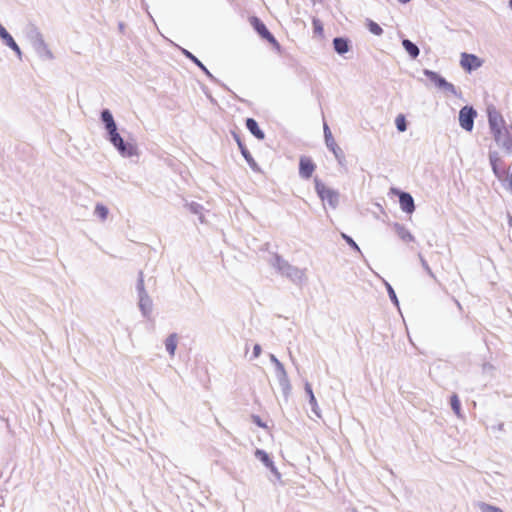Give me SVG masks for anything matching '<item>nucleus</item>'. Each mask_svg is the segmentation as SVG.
<instances>
[{
	"mask_svg": "<svg viewBox=\"0 0 512 512\" xmlns=\"http://www.w3.org/2000/svg\"><path fill=\"white\" fill-rule=\"evenodd\" d=\"M384 282V285L387 289V292L389 294V297L391 299V301L395 304V306L399 307V301H398V298L396 296V293L394 291V289L392 288V286L386 281V280H383Z\"/></svg>",
	"mask_w": 512,
	"mask_h": 512,
	"instance_id": "obj_30",
	"label": "nucleus"
},
{
	"mask_svg": "<svg viewBox=\"0 0 512 512\" xmlns=\"http://www.w3.org/2000/svg\"><path fill=\"white\" fill-rule=\"evenodd\" d=\"M479 507V510L481 512H504L501 508L497 507V506H494V505H491V504H488V503H480L478 505Z\"/></svg>",
	"mask_w": 512,
	"mask_h": 512,
	"instance_id": "obj_28",
	"label": "nucleus"
},
{
	"mask_svg": "<svg viewBox=\"0 0 512 512\" xmlns=\"http://www.w3.org/2000/svg\"><path fill=\"white\" fill-rule=\"evenodd\" d=\"M489 161H490V165H491L494 175L498 178L499 181H504V175H505L506 171L500 169V167H499L500 157H499L498 153L490 152L489 153Z\"/></svg>",
	"mask_w": 512,
	"mask_h": 512,
	"instance_id": "obj_14",
	"label": "nucleus"
},
{
	"mask_svg": "<svg viewBox=\"0 0 512 512\" xmlns=\"http://www.w3.org/2000/svg\"><path fill=\"white\" fill-rule=\"evenodd\" d=\"M311 405V409H312V412L318 417L320 418L321 417V411H320V408L318 406V403H317V400L314 402V403H310Z\"/></svg>",
	"mask_w": 512,
	"mask_h": 512,
	"instance_id": "obj_36",
	"label": "nucleus"
},
{
	"mask_svg": "<svg viewBox=\"0 0 512 512\" xmlns=\"http://www.w3.org/2000/svg\"><path fill=\"white\" fill-rule=\"evenodd\" d=\"M100 118L106 131V138L115 148L118 154L123 158L138 157L139 150L137 145L132 142L124 141L123 137L118 131L117 124L111 111L104 109L101 112Z\"/></svg>",
	"mask_w": 512,
	"mask_h": 512,
	"instance_id": "obj_1",
	"label": "nucleus"
},
{
	"mask_svg": "<svg viewBox=\"0 0 512 512\" xmlns=\"http://www.w3.org/2000/svg\"><path fill=\"white\" fill-rule=\"evenodd\" d=\"M369 30L371 33H373L375 35H381L383 32L382 28L375 22L370 23Z\"/></svg>",
	"mask_w": 512,
	"mask_h": 512,
	"instance_id": "obj_33",
	"label": "nucleus"
},
{
	"mask_svg": "<svg viewBox=\"0 0 512 512\" xmlns=\"http://www.w3.org/2000/svg\"><path fill=\"white\" fill-rule=\"evenodd\" d=\"M28 39L32 48L41 60L49 61L54 58V55L45 42L43 35L37 28H33L28 33Z\"/></svg>",
	"mask_w": 512,
	"mask_h": 512,
	"instance_id": "obj_4",
	"label": "nucleus"
},
{
	"mask_svg": "<svg viewBox=\"0 0 512 512\" xmlns=\"http://www.w3.org/2000/svg\"><path fill=\"white\" fill-rule=\"evenodd\" d=\"M423 74L440 90L447 94H451L454 96H458V91L456 87L448 82L445 78L439 75L437 72L425 69Z\"/></svg>",
	"mask_w": 512,
	"mask_h": 512,
	"instance_id": "obj_6",
	"label": "nucleus"
},
{
	"mask_svg": "<svg viewBox=\"0 0 512 512\" xmlns=\"http://www.w3.org/2000/svg\"><path fill=\"white\" fill-rule=\"evenodd\" d=\"M255 457L259 459L267 468L270 469V471L279 479L281 477L280 472L275 467L273 461L269 457V455L261 449H257L255 451Z\"/></svg>",
	"mask_w": 512,
	"mask_h": 512,
	"instance_id": "obj_13",
	"label": "nucleus"
},
{
	"mask_svg": "<svg viewBox=\"0 0 512 512\" xmlns=\"http://www.w3.org/2000/svg\"><path fill=\"white\" fill-rule=\"evenodd\" d=\"M312 24L314 33L320 37H323L324 29L322 22L319 19L314 18Z\"/></svg>",
	"mask_w": 512,
	"mask_h": 512,
	"instance_id": "obj_31",
	"label": "nucleus"
},
{
	"mask_svg": "<svg viewBox=\"0 0 512 512\" xmlns=\"http://www.w3.org/2000/svg\"><path fill=\"white\" fill-rule=\"evenodd\" d=\"M510 226H512V219H510Z\"/></svg>",
	"mask_w": 512,
	"mask_h": 512,
	"instance_id": "obj_44",
	"label": "nucleus"
},
{
	"mask_svg": "<svg viewBox=\"0 0 512 512\" xmlns=\"http://www.w3.org/2000/svg\"><path fill=\"white\" fill-rule=\"evenodd\" d=\"M333 46L335 51L342 55L349 51L348 40L345 38L337 37L333 40Z\"/></svg>",
	"mask_w": 512,
	"mask_h": 512,
	"instance_id": "obj_19",
	"label": "nucleus"
},
{
	"mask_svg": "<svg viewBox=\"0 0 512 512\" xmlns=\"http://www.w3.org/2000/svg\"><path fill=\"white\" fill-rule=\"evenodd\" d=\"M250 23L262 38L270 42L277 50L280 49L279 43L277 42L275 37L268 31V29L266 28L265 24L262 21H260L257 17H252L250 19Z\"/></svg>",
	"mask_w": 512,
	"mask_h": 512,
	"instance_id": "obj_10",
	"label": "nucleus"
},
{
	"mask_svg": "<svg viewBox=\"0 0 512 512\" xmlns=\"http://www.w3.org/2000/svg\"><path fill=\"white\" fill-rule=\"evenodd\" d=\"M315 190L322 202L327 203L332 209L337 208L339 204L338 191L327 187L319 179H315Z\"/></svg>",
	"mask_w": 512,
	"mask_h": 512,
	"instance_id": "obj_5",
	"label": "nucleus"
},
{
	"mask_svg": "<svg viewBox=\"0 0 512 512\" xmlns=\"http://www.w3.org/2000/svg\"><path fill=\"white\" fill-rule=\"evenodd\" d=\"M240 148H241V153H242L243 157L245 158V160L247 161L248 165L253 170L258 171V165L255 162V160L253 159V157L251 156V154L247 151V149H245L241 145H240Z\"/></svg>",
	"mask_w": 512,
	"mask_h": 512,
	"instance_id": "obj_27",
	"label": "nucleus"
},
{
	"mask_svg": "<svg viewBox=\"0 0 512 512\" xmlns=\"http://www.w3.org/2000/svg\"><path fill=\"white\" fill-rule=\"evenodd\" d=\"M399 3L406 4L410 2L411 0H397Z\"/></svg>",
	"mask_w": 512,
	"mask_h": 512,
	"instance_id": "obj_42",
	"label": "nucleus"
},
{
	"mask_svg": "<svg viewBox=\"0 0 512 512\" xmlns=\"http://www.w3.org/2000/svg\"><path fill=\"white\" fill-rule=\"evenodd\" d=\"M2 42L16 54V56L19 60L22 59V51H21L19 45L16 43V41L10 34L8 36H6L5 38H3Z\"/></svg>",
	"mask_w": 512,
	"mask_h": 512,
	"instance_id": "obj_18",
	"label": "nucleus"
},
{
	"mask_svg": "<svg viewBox=\"0 0 512 512\" xmlns=\"http://www.w3.org/2000/svg\"><path fill=\"white\" fill-rule=\"evenodd\" d=\"M165 349L168 354L173 357L175 355L177 345H178V335L176 333L170 334L164 342Z\"/></svg>",
	"mask_w": 512,
	"mask_h": 512,
	"instance_id": "obj_17",
	"label": "nucleus"
},
{
	"mask_svg": "<svg viewBox=\"0 0 512 512\" xmlns=\"http://www.w3.org/2000/svg\"><path fill=\"white\" fill-rule=\"evenodd\" d=\"M488 121L495 142L507 151H512L511 127H507L501 114L495 109L489 110Z\"/></svg>",
	"mask_w": 512,
	"mask_h": 512,
	"instance_id": "obj_2",
	"label": "nucleus"
},
{
	"mask_svg": "<svg viewBox=\"0 0 512 512\" xmlns=\"http://www.w3.org/2000/svg\"><path fill=\"white\" fill-rule=\"evenodd\" d=\"M450 403H451V408L454 411V413L456 414V416L458 418L462 419L463 415H462V412H461V404H460V401H459L458 396L456 394L451 396Z\"/></svg>",
	"mask_w": 512,
	"mask_h": 512,
	"instance_id": "obj_26",
	"label": "nucleus"
},
{
	"mask_svg": "<svg viewBox=\"0 0 512 512\" xmlns=\"http://www.w3.org/2000/svg\"><path fill=\"white\" fill-rule=\"evenodd\" d=\"M324 138H325V143H326L327 148L333 152V154L335 155L336 158H339L340 149L337 146V144L333 138V135H332L327 124H324Z\"/></svg>",
	"mask_w": 512,
	"mask_h": 512,
	"instance_id": "obj_16",
	"label": "nucleus"
},
{
	"mask_svg": "<svg viewBox=\"0 0 512 512\" xmlns=\"http://www.w3.org/2000/svg\"><path fill=\"white\" fill-rule=\"evenodd\" d=\"M511 130H512V126H511Z\"/></svg>",
	"mask_w": 512,
	"mask_h": 512,
	"instance_id": "obj_45",
	"label": "nucleus"
},
{
	"mask_svg": "<svg viewBox=\"0 0 512 512\" xmlns=\"http://www.w3.org/2000/svg\"><path fill=\"white\" fill-rule=\"evenodd\" d=\"M477 116L476 110L471 106H464L459 111V125L467 132H471L474 127V120Z\"/></svg>",
	"mask_w": 512,
	"mask_h": 512,
	"instance_id": "obj_8",
	"label": "nucleus"
},
{
	"mask_svg": "<svg viewBox=\"0 0 512 512\" xmlns=\"http://www.w3.org/2000/svg\"><path fill=\"white\" fill-rule=\"evenodd\" d=\"M305 391H306V393L308 395V398H309V404L310 403H314L316 401V398L314 396L312 387H311V385L309 383L305 384Z\"/></svg>",
	"mask_w": 512,
	"mask_h": 512,
	"instance_id": "obj_34",
	"label": "nucleus"
},
{
	"mask_svg": "<svg viewBox=\"0 0 512 512\" xmlns=\"http://www.w3.org/2000/svg\"><path fill=\"white\" fill-rule=\"evenodd\" d=\"M10 33L5 29V27L1 24L0 26V38L1 40L8 36Z\"/></svg>",
	"mask_w": 512,
	"mask_h": 512,
	"instance_id": "obj_39",
	"label": "nucleus"
},
{
	"mask_svg": "<svg viewBox=\"0 0 512 512\" xmlns=\"http://www.w3.org/2000/svg\"><path fill=\"white\" fill-rule=\"evenodd\" d=\"M137 291L139 295V309L144 317H149L152 313V300L144 289V281L142 278L138 281Z\"/></svg>",
	"mask_w": 512,
	"mask_h": 512,
	"instance_id": "obj_7",
	"label": "nucleus"
},
{
	"mask_svg": "<svg viewBox=\"0 0 512 512\" xmlns=\"http://www.w3.org/2000/svg\"><path fill=\"white\" fill-rule=\"evenodd\" d=\"M270 263L282 275L286 276L296 284L301 285L307 280L305 270L290 265L287 261L278 255H273L270 259Z\"/></svg>",
	"mask_w": 512,
	"mask_h": 512,
	"instance_id": "obj_3",
	"label": "nucleus"
},
{
	"mask_svg": "<svg viewBox=\"0 0 512 512\" xmlns=\"http://www.w3.org/2000/svg\"><path fill=\"white\" fill-rule=\"evenodd\" d=\"M509 6H510V8L512 9V0H510V2H509Z\"/></svg>",
	"mask_w": 512,
	"mask_h": 512,
	"instance_id": "obj_43",
	"label": "nucleus"
},
{
	"mask_svg": "<svg viewBox=\"0 0 512 512\" xmlns=\"http://www.w3.org/2000/svg\"><path fill=\"white\" fill-rule=\"evenodd\" d=\"M316 169L313 161L306 156L300 157L299 161V175L301 178L309 179Z\"/></svg>",
	"mask_w": 512,
	"mask_h": 512,
	"instance_id": "obj_12",
	"label": "nucleus"
},
{
	"mask_svg": "<svg viewBox=\"0 0 512 512\" xmlns=\"http://www.w3.org/2000/svg\"><path fill=\"white\" fill-rule=\"evenodd\" d=\"M402 46L412 59H416L419 56L420 50L412 41L404 39Z\"/></svg>",
	"mask_w": 512,
	"mask_h": 512,
	"instance_id": "obj_20",
	"label": "nucleus"
},
{
	"mask_svg": "<svg viewBox=\"0 0 512 512\" xmlns=\"http://www.w3.org/2000/svg\"><path fill=\"white\" fill-rule=\"evenodd\" d=\"M183 54L189 58L190 60H192L198 67H200L208 77L212 78V74L209 72V70L203 65V63L197 58L195 57L192 53H190L189 51L187 50H183Z\"/></svg>",
	"mask_w": 512,
	"mask_h": 512,
	"instance_id": "obj_25",
	"label": "nucleus"
},
{
	"mask_svg": "<svg viewBox=\"0 0 512 512\" xmlns=\"http://www.w3.org/2000/svg\"><path fill=\"white\" fill-rule=\"evenodd\" d=\"M262 349L259 344L254 345L253 348V357L258 358L261 355Z\"/></svg>",
	"mask_w": 512,
	"mask_h": 512,
	"instance_id": "obj_38",
	"label": "nucleus"
},
{
	"mask_svg": "<svg viewBox=\"0 0 512 512\" xmlns=\"http://www.w3.org/2000/svg\"><path fill=\"white\" fill-rule=\"evenodd\" d=\"M483 65V60L474 54L462 53L460 56V66L466 72L471 73Z\"/></svg>",
	"mask_w": 512,
	"mask_h": 512,
	"instance_id": "obj_9",
	"label": "nucleus"
},
{
	"mask_svg": "<svg viewBox=\"0 0 512 512\" xmlns=\"http://www.w3.org/2000/svg\"><path fill=\"white\" fill-rule=\"evenodd\" d=\"M94 216L97 217L101 222H104L107 220L108 218V215H109V209L101 204V203H97L95 205V208H94V212H93Z\"/></svg>",
	"mask_w": 512,
	"mask_h": 512,
	"instance_id": "obj_23",
	"label": "nucleus"
},
{
	"mask_svg": "<svg viewBox=\"0 0 512 512\" xmlns=\"http://www.w3.org/2000/svg\"><path fill=\"white\" fill-rule=\"evenodd\" d=\"M270 360H271V362H272L275 366H277V365H278V363H281V362L276 358V356H275V355H273V354H271V355H270Z\"/></svg>",
	"mask_w": 512,
	"mask_h": 512,
	"instance_id": "obj_40",
	"label": "nucleus"
},
{
	"mask_svg": "<svg viewBox=\"0 0 512 512\" xmlns=\"http://www.w3.org/2000/svg\"><path fill=\"white\" fill-rule=\"evenodd\" d=\"M505 189L509 190L512 193V172H505L504 181H501Z\"/></svg>",
	"mask_w": 512,
	"mask_h": 512,
	"instance_id": "obj_32",
	"label": "nucleus"
},
{
	"mask_svg": "<svg viewBox=\"0 0 512 512\" xmlns=\"http://www.w3.org/2000/svg\"><path fill=\"white\" fill-rule=\"evenodd\" d=\"M420 260H421V264L423 266V268L425 269V271L431 276V277H434V273L432 272L431 268L429 267L428 263L426 262V260L422 257H420Z\"/></svg>",
	"mask_w": 512,
	"mask_h": 512,
	"instance_id": "obj_37",
	"label": "nucleus"
},
{
	"mask_svg": "<svg viewBox=\"0 0 512 512\" xmlns=\"http://www.w3.org/2000/svg\"><path fill=\"white\" fill-rule=\"evenodd\" d=\"M392 192L399 196L401 210L407 214H412L415 210L413 197L407 192L398 191L396 189H392Z\"/></svg>",
	"mask_w": 512,
	"mask_h": 512,
	"instance_id": "obj_11",
	"label": "nucleus"
},
{
	"mask_svg": "<svg viewBox=\"0 0 512 512\" xmlns=\"http://www.w3.org/2000/svg\"><path fill=\"white\" fill-rule=\"evenodd\" d=\"M393 228L397 236L405 243H410L415 241V237L412 235V233L409 231L408 228H406L404 225L400 223H394Z\"/></svg>",
	"mask_w": 512,
	"mask_h": 512,
	"instance_id": "obj_15",
	"label": "nucleus"
},
{
	"mask_svg": "<svg viewBox=\"0 0 512 512\" xmlns=\"http://www.w3.org/2000/svg\"><path fill=\"white\" fill-rule=\"evenodd\" d=\"M254 421H255V423H256L258 426L263 427V428H264V427H266V425H265L264 423H262V421L260 420V418H259V417H255V418H254Z\"/></svg>",
	"mask_w": 512,
	"mask_h": 512,
	"instance_id": "obj_41",
	"label": "nucleus"
},
{
	"mask_svg": "<svg viewBox=\"0 0 512 512\" xmlns=\"http://www.w3.org/2000/svg\"><path fill=\"white\" fill-rule=\"evenodd\" d=\"M246 127L256 138L260 140L264 139V133L254 119L248 118L246 121Z\"/></svg>",
	"mask_w": 512,
	"mask_h": 512,
	"instance_id": "obj_21",
	"label": "nucleus"
},
{
	"mask_svg": "<svg viewBox=\"0 0 512 512\" xmlns=\"http://www.w3.org/2000/svg\"><path fill=\"white\" fill-rule=\"evenodd\" d=\"M395 124L398 131L405 132L407 130V123L404 115H398L395 119Z\"/></svg>",
	"mask_w": 512,
	"mask_h": 512,
	"instance_id": "obj_29",
	"label": "nucleus"
},
{
	"mask_svg": "<svg viewBox=\"0 0 512 512\" xmlns=\"http://www.w3.org/2000/svg\"><path fill=\"white\" fill-rule=\"evenodd\" d=\"M275 369H276V375H277L280 385L284 388H288L289 387L288 377H287V373L285 371L283 364L278 363V365L275 366Z\"/></svg>",
	"mask_w": 512,
	"mask_h": 512,
	"instance_id": "obj_22",
	"label": "nucleus"
},
{
	"mask_svg": "<svg viewBox=\"0 0 512 512\" xmlns=\"http://www.w3.org/2000/svg\"><path fill=\"white\" fill-rule=\"evenodd\" d=\"M342 237L345 239V241L353 248L355 249L356 251L360 252V248L359 246L357 245V243L351 238L349 237L348 235L346 234H342Z\"/></svg>",
	"mask_w": 512,
	"mask_h": 512,
	"instance_id": "obj_35",
	"label": "nucleus"
},
{
	"mask_svg": "<svg viewBox=\"0 0 512 512\" xmlns=\"http://www.w3.org/2000/svg\"><path fill=\"white\" fill-rule=\"evenodd\" d=\"M188 208L190 210L191 213L195 214L198 216V219L200 221V223H205V218H204V214H203V210L204 208L198 204V203H195V202H192L188 205Z\"/></svg>",
	"mask_w": 512,
	"mask_h": 512,
	"instance_id": "obj_24",
	"label": "nucleus"
}]
</instances>
